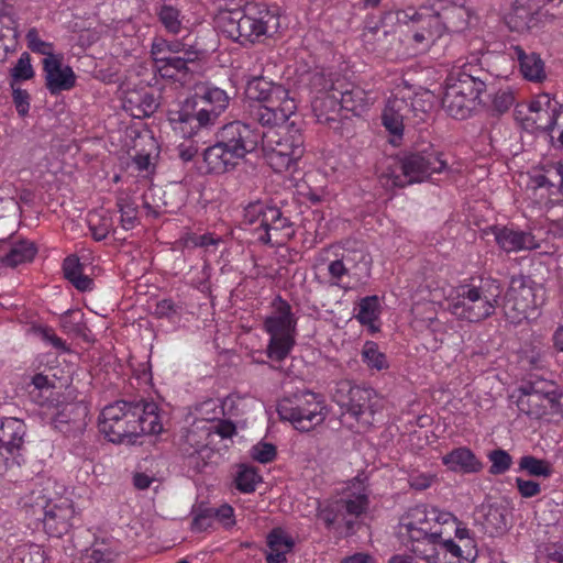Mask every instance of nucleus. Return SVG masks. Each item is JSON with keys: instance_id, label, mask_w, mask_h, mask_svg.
Segmentation results:
<instances>
[{"instance_id": "30", "label": "nucleus", "mask_w": 563, "mask_h": 563, "mask_svg": "<svg viewBox=\"0 0 563 563\" xmlns=\"http://www.w3.org/2000/svg\"><path fill=\"white\" fill-rule=\"evenodd\" d=\"M339 89H335L341 97V107L357 115L367 111L378 99V92L373 88H364L361 86H351L342 89L343 84L338 80Z\"/></svg>"}, {"instance_id": "48", "label": "nucleus", "mask_w": 563, "mask_h": 563, "mask_svg": "<svg viewBox=\"0 0 563 563\" xmlns=\"http://www.w3.org/2000/svg\"><path fill=\"white\" fill-rule=\"evenodd\" d=\"M530 9L523 4L515 3L505 20L510 30L516 32H526L529 30L527 22Z\"/></svg>"}, {"instance_id": "17", "label": "nucleus", "mask_w": 563, "mask_h": 563, "mask_svg": "<svg viewBox=\"0 0 563 563\" xmlns=\"http://www.w3.org/2000/svg\"><path fill=\"white\" fill-rule=\"evenodd\" d=\"M278 415L282 420L288 421L301 432H308L322 424L328 416L324 399L314 393L306 391L285 399L278 405Z\"/></svg>"}, {"instance_id": "32", "label": "nucleus", "mask_w": 563, "mask_h": 563, "mask_svg": "<svg viewBox=\"0 0 563 563\" xmlns=\"http://www.w3.org/2000/svg\"><path fill=\"white\" fill-rule=\"evenodd\" d=\"M240 161L242 158L236 155V151L223 145L221 140L206 148L203 153L206 170L212 174H224L235 168Z\"/></svg>"}, {"instance_id": "53", "label": "nucleus", "mask_w": 563, "mask_h": 563, "mask_svg": "<svg viewBox=\"0 0 563 563\" xmlns=\"http://www.w3.org/2000/svg\"><path fill=\"white\" fill-rule=\"evenodd\" d=\"M12 90V101L15 110L20 117H25L30 111V95L26 90L22 89L19 85L10 82Z\"/></svg>"}, {"instance_id": "2", "label": "nucleus", "mask_w": 563, "mask_h": 563, "mask_svg": "<svg viewBox=\"0 0 563 563\" xmlns=\"http://www.w3.org/2000/svg\"><path fill=\"white\" fill-rule=\"evenodd\" d=\"M472 11L465 0H434L431 8L408 9L398 13V21L418 24L412 40L419 51L430 48L446 33L464 31L470 23Z\"/></svg>"}, {"instance_id": "4", "label": "nucleus", "mask_w": 563, "mask_h": 563, "mask_svg": "<svg viewBox=\"0 0 563 563\" xmlns=\"http://www.w3.org/2000/svg\"><path fill=\"white\" fill-rule=\"evenodd\" d=\"M449 521H453L451 512L417 505L399 518L398 534L418 558L433 563L439 538L445 536L443 523Z\"/></svg>"}, {"instance_id": "42", "label": "nucleus", "mask_w": 563, "mask_h": 563, "mask_svg": "<svg viewBox=\"0 0 563 563\" xmlns=\"http://www.w3.org/2000/svg\"><path fill=\"white\" fill-rule=\"evenodd\" d=\"M65 277L80 291L92 288V279L82 273V266L76 256L65 258L63 264Z\"/></svg>"}, {"instance_id": "3", "label": "nucleus", "mask_w": 563, "mask_h": 563, "mask_svg": "<svg viewBox=\"0 0 563 563\" xmlns=\"http://www.w3.org/2000/svg\"><path fill=\"white\" fill-rule=\"evenodd\" d=\"M99 429L110 442L122 443L140 434H158L163 426L155 402L143 401L132 406L117 401L101 411Z\"/></svg>"}, {"instance_id": "20", "label": "nucleus", "mask_w": 563, "mask_h": 563, "mask_svg": "<svg viewBox=\"0 0 563 563\" xmlns=\"http://www.w3.org/2000/svg\"><path fill=\"white\" fill-rule=\"evenodd\" d=\"M453 521L443 523L445 536L439 538L433 563H459L476 556L472 531L452 514Z\"/></svg>"}, {"instance_id": "54", "label": "nucleus", "mask_w": 563, "mask_h": 563, "mask_svg": "<svg viewBox=\"0 0 563 563\" xmlns=\"http://www.w3.org/2000/svg\"><path fill=\"white\" fill-rule=\"evenodd\" d=\"M251 456L260 463H268L276 456V448L267 442H258L251 449Z\"/></svg>"}, {"instance_id": "51", "label": "nucleus", "mask_w": 563, "mask_h": 563, "mask_svg": "<svg viewBox=\"0 0 563 563\" xmlns=\"http://www.w3.org/2000/svg\"><path fill=\"white\" fill-rule=\"evenodd\" d=\"M221 242H222V239L214 235L213 233H205V234L187 233L183 238V244L185 247H188V249H194V247L208 249L210 246L217 247Z\"/></svg>"}, {"instance_id": "55", "label": "nucleus", "mask_w": 563, "mask_h": 563, "mask_svg": "<svg viewBox=\"0 0 563 563\" xmlns=\"http://www.w3.org/2000/svg\"><path fill=\"white\" fill-rule=\"evenodd\" d=\"M492 462L490 473L501 474L509 470L511 465V456L504 450H497L490 453Z\"/></svg>"}, {"instance_id": "14", "label": "nucleus", "mask_w": 563, "mask_h": 563, "mask_svg": "<svg viewBox=\"0 0 563 563\" xmlns=\"http://www.w3.org/2000/svg\"><path fill=\"white\" fill-rule=\"evenodd\" d=\"M244 223L252 227L255 239L265 244H284L292 235L291 224L280 210L260 201L244 209Z\"/></svg>"}, {"instance_id": "33", "label": "nucleus", "mask_w": 563, "mask_h": 563, "mask_svg": "<svg viewBox=\"0 0 563 563\" xmlns=\"http://www.w3.org/2000/svg\"><path fill=\"white\" fill-rule=\"evenodd\" d=\"M511 58L518 62L520 74L526 80L533 84H542L547 80L545 63L539 54L534 52L527 53L520 46H512Z\"/></svg>"}, {"instance_id": "61", "label": "nucleus", "mask_w": 563, "mask_h": 563, "mask_svg": "<svg viewBox=\"0 0 563 563\" xmlns=\"http://www.w3.org/2000/svg\"><path fill=\"white\" fill-rule=\"evenodd\" d=\"M544 178L551 184L558 180L563 188V163L554 162L549 164L544 170Z\"/></svg>"}, {"instance_id": "25", "label": "nucleus", "mask_w": 563, "mask_h": 563, "mask_svg": "<svg viewBox=\"0 0 563 563\" xmlns=\"http://www.w3.org/2000/svg\"><path fill=\"white\" fill-rule=\"evenodd\" d=\"M53 391L49 394L47 400L48 415L52 417V422L59 431L71 434L80 433L86 427V417L88 408L82 402H65L59 400V397H53Z\"/></svg>"}, {"instance_id": "23", "label": "nucleus", "mask_w": 563, "mask_h": 563, "mask_svg": "<svg viewBox=\"0 0 563 563\" xmlns=\"http://www.w3.org/2000/svg\"><path fill=\"white\" fill-rule=\"evenodd\" d=\"M35 500L43 511V528L48 536L59 538L69 531L75 510L68 498L43 495Z\"/></svg>"}, {"instance_id": "49", "label": "nucleus", "mask_w": 563, "mask_h": 563, "mask_svg": "<svg viewBox=\"0 0 563 563\" xmlns=\"http://www.w3.org/2000/svg\"><path fill=\"white\" fill-rule=\"evenodd\" d=\"M519 467L533 476L549 477L552 474L550 463L531 455L522 456L519 462Z\"/></svg>"}, {"instance_id": "31", "label": "nucleus", "mask_w": 563, "mask_h": 563, "mask_svg": "<svg viewBox=\"0 0 563 563\" xmlns=\"http://www.w3.org/2000/svg\"><path fill=\"white\" fill-rule=\"evenodd\" d=\"M26 427L24 422L18 418H2L0 419V448L13 460L22 449Z\"/></svg>"}, {"instance_id": "5", "label": "nucleus", "mask_w": 563, "mask_h": 563, "mask_svg": "<svg viewBox=\"0 0 563 563\" xmlns=\"http://www.w3.org/2000/svg\"><path fill=\"white\" fill-rule=\"evenodd\" d=\"M230 102L225 90L211 86H197L194 96L169 110V122L177 133L190 137L200 129L214 124Z\"/></svg>"}, {"instance_id": "7", "label": "nucleus", "mask_w": 563, "mask_h": 563, "mask_svg": "<svg viewBox=\"0 0 563 563\" xmlns=\"http://www.w3.org/2000/svg\"><path fill=\"white\" fill-rule=\"evenodd\" d=\"M245 96L258 102L253 117L262 125L284 123L297 110V103L289 91L264 77H254L249 80Z\"/></svg>"}, {"instance_id": "43", "label": "nucleus", "mask_w": 563, "mask_h": 563, "mask_svg": "<svg viewBox=\"0 0 563 563\" xmlns=\"http://www.w3.org/2000/svg\"><path fill=\"white\" fill-rule=\"evenodd\" d=\"M35 253L36 249L33 243L29 241H20L12 244L9 252L1 258L5 265L15 267L20 264L32 261Z\"/></svg>"}, {"instance_id": "52", "label": "nucleus", "mask_w": 563, "mask_h": 563, "mask_svg": "<svg viewBox=\"0 0 563 563\" xmlns=\"http://www.w3.org/2000/svg\"><path fill=\"white\" fill-rule=\"evenodd\" d=\"M119 210L121 212V225L124 230L133 229L137 223V209L135 203L119 199Z\"/></svg>"}, {"instance_id": "37", "label": "nucleus", "mask_w": 563, "mask_h": 563, "mask_svg": "<svg viewBox=\"0 0 563 563\" xmlns=\"http://www.w3.org/2000/svg\"><path fill=\"white\" fill-rule=\"evenodd\" d=\"M267 563H286V555L291 552L295 541L283 528H275L267 536Z\"/></svg>"}, {"instance_id": "45", "label": "nucleus", "mask_w": 563, "mask_h": 563, "mask_svg": "<svg viewBox=\"0 0 563 563\" xmlns=\"http://www.w3.org/2000/svg\"><path fill=\"white\" fill-rule=\"evenodd\" d=\"M27 48L35 54L43 55V59L60 56L62 54L55 53L54 44L41 38L38 31L35 27L30 29L25 35Z\"/></svg>"}, {"instance_id": "38", "label": "nucleus", "mask_w": 563, "mask_h": 563, "mask_svg": "<svg viewBox=\"0 0 563 563\" xmlns=\"http://www.w3.org/2000/svg\"><path fill=\"white\" fill-rule=\"evenodd\" d=\"M124 559L115 541H96L81 556L82 563H123Z\"/></svg>"}, {"instance_id": "60", "label": "nucleus", "mask_w": 563, "mask_h": 563, "mask_svg": "<svg viewBox=\"0 0 563 563\" xmlns=\"http://www.w3.org/2000/svg\"><path fill=\"white\" fill-rule=\"evenodd\" d=\"M517 488L520 495L525 498H531L540 494L541 488L539 483L534 481H527L522 478L516 479Z\"/></svg>"}, {"instance_id": "39", "label": "nucleus", "mask_w": 563, "mask_h": 563, "mask_svg": "<svg viewBox=\"0 0 563 563\" xmlns=\"http://www.w3.org/2000/svg\"><path fill=\"white\" fill-rule=\"evenodd\" d=\"M380 316V303L377 296H367L360 300L356 320L368 328L374 333L378 331V320Z\"/></svg>"}, {"instance_id": "22", "label": "nucleus", "mask_w": 563, "mask_h": 563, "mask_svg": "<svg viewBox=\"0 0 563 563\" xmlns=\"http://www.w3.org/2000/svg\"><path fill=\"white\" fill-rule=\"evenodd\" d=\"M538 301L536 288L523 277H514L504 300V312L514 323L532 317L537 310Z\"/></svg>"}, {"instance_id": "6", "label": "nucleus", "mask_w": 563, "mask_h": 563, "mask_svg": "<svg viewBox=\"0 0 563 563\" xmlns=\"http://www.w3.org/2000/svg\"><path fill=\"white\" fill-rule=\"evenodd\" d=\"M434 102L435 97L430 90L399 79L386 100L382 113L383 125L389 133L401 135L405 120H412L413 123L424 121Z\"/></svg>"}, {"instance_id": "50", "label": "nucleus", "mask_w": 563, "mask_h": 563, "mask_svg": "<svg viewBox=\"0 0 563 563\" xmlns=\"http://www.w3.org/2000/svg\"><path fill=\"white\" fill-rule=\"evenodd\" d=\"M158 16L159 21L169 33L178 34L183 30V19L176 8L163 5L158 12Z\"/></svg>"}, {"instance_id": "13", "label": "nucleus", "mask_w": 563, "mask_h": 563, "mask_svg": "<svg viewBox=\"0 0 563 563\" xmlns=\"http://www.w3.org/2000/svg\"><path fill=\"white\" fill-rule=\"evenodd\" d=\"M446 163L437 153H411L404 156L394 167L380 176L386 189L405 187L428 179L432 174L441 173Z\"/></svg>"}, {"instance_id": "15", "label": "nucleus", "mask_w": 563, "mask_h": 563, "mask_svg": "<svg viewBox=\"0 0 563 563\" xmlns=\"http://www.w3.org/2000/svg\"><path fill=\"white\" fill-rule=\"evenodd\" d=\"M223 415L224 408L219 399H208L201 402L186 437L190 446L199 451L211 443L210 438L214 434L223 439L231 438L235 433V426L229 420L221 419Z\"/></svg>"}, {"instance_id": "47", "label": "nucleus", "mask_w": 563, "mask_h": 563, "mask_svg": "<svg viewBox=\"0 0 563 563\" xmlns=\"http://www.w3.org/2000/svg\"><path fill=\"white\" fill-rule=\"evenodd\" d=\"M35 76L31 56L24 52L20 55L19 59L10 70L11 81L19 85L20 81L30 80Z\"/></svg>"}, {"instance_id": "34", "label": "nucleus", "mask_w": 563, "mask_h": 563, "mask_svg": "<svg viewBox=\"0 0 563 563\" xmlns=\"http://www.w3.org/2000/svg\"><path fill=\"white\" fill-rule=\"evenodd\" d=\"M495 241L505 252H519L537 249L538 242L531 233L515 230L508 227H495L493 229Z\"/></svg>"}, {"instance_id": "59", "label": "nucleus", "mask_w": 563, "mask_h": 563, "mask_svg": "<svg viewBox=\"0 0 563 563\" xmlns=\"http://www.w3.org/2000/svg\"><path fill=\"white\" fill-rule=\"evenodd\" d=\"M213 518L227 528L232 527L235 523L234 510L228 504H223L219 508L213 509Z\"/></svg>"}, {"instance_id": "16", "label": "nucleus", "mask_w": 563, "mask_h": 563, "mask_svg": "<svg viewBox=\"0 0 563 563\" xmlns=\"http://www.w3.org/2000/svg\"><path fill=\"white\" fill-rule=\"evenodd\" d=\"M483 49L484 43L478 41V47L474 45V49L466 60L450 73L445 81V89L450 90L451 97L461 93L477 103L486 89L488 79V74L484 70L482 58L478 55L479 53L482 56L484 55Z\"/></svg>"}, {"instance_id": "11", "label": "nucleus", "mask_w": 563, "mask_h": 563, "mask_svg": "<svg viewBox=\"0 0 563 563\" xmlns=\"http://www.w3.org/2000/svg\"><path fill=\"white\" fill-rule=\"evenodd\" d=\"M263 330L268 335L266 355L273 361H284L296 344L297 318L290 305L277 297L264 317Z\"/></svg>"}, {"instance_id": "56", "label": "nucleus", "mask_w": 563, "mask_h": 563, "mask_svg": "<svg viewBox=\"0 0 563 563\" xmlns=\"http://www.w3.org/2000/svg\"><path fill=\"white\" fill-rule=\"evenodd\" d=\"M35 333L47 344L52 345L57 350L65 351L66 344L65 342L56 335L53 329L48 327H38L35 329Z\"/></svg>"}, {"instance_id": "18", "label": "nucleus", "mask_w": 563, "mask_h": 563, "mask_svg": "<svg viewBox=\"0 0 563 563\" xmlns=\"http://www.w3.org/2000/svg\"><path fill=\"white\" fill-rule=\"evenodd\" d=\"M153 67L161 77L185 81L190 65L198 59V52L180 42L156 38L151 49Z\"/></svg>"}, {"instance_id": "8", "label": "nucleus", "mask_w": 563, "mask_h": 563, "mask_svg": "<svg viewBox=\"0 0 563 563\" xmlns=\"http://www.w3.org/2000/svg\"><path fill=\"white\" fill-rule=\"evenodd\" d=\"M224 32L233 40L254 42L261 36H272L280 26L276 7L265 3H247L243 12H229L221 16Z\"/></svg>"}, {"instance_id": "35", "label": "nucleus", "mask_w": 563, "mask_h": 563, "mask_svg": "<svg viewBox=\"0 0 563 563\" xmlns=\"http://www.w3.org/2000/svg\"><path fill=\"white\" fill-rule=\"evenodd\" d=\"M442 464L451 472L460 474L477 473L482 463L466 446L455 448L441 457Z\"/></svg>"}, {"instance_id": "63", "label": "nucleus", "mask_w": 563, "mask_h": 563, "mask_svg": "<svg viewBox=\"0 0 563 563\" xmlns=\"http://www.w3.org/2000/svg\"><path fill=\"white\" fill-rule=\"evenodd\" d=\"M435 476L431 474H418L411 477L410 485L411 487L422 490L432 485Z\"/></svg>"}, {"instance_id": "27", "label": "nucleus", "mask_w": 563, "mask_h": 563, "mask_svg": "<svg viewBox=\"0 0 563 563\" xmlns=\"http://www.w3.org/2000/svg\"><path fill=\"white\" fill-rule=\"evenodd\" d=\"M261 135L262 132L251 125L234 121L221 129L219 140L223 142V145L236 151V155L243 159L249 153L257 148Z\"/></svg>"}, {"instance_id": "1", "label": "nucleus", "mask_w": 563, "mask_h": 563, "mask_svg": "<svg viewBox=\"0 0 563 563\" xmlns=\"http://www.w3.org/2000/svg\"><path fill=\"white\" fill-rule=\"evenodd\" d=\"M501 289L496 280H483L478 287L461 285L456 288H435L430 291L428 303L417 302L412 313L417 320L426 323L432 331L439 330L435 317V306L443 307L459 319L471 322L481 321L494 313Z\"/></svg>"}, {"instance_id": "26", "label": "nucleus", "mask_w": 563, "mask_h": 563, "mask_svg": "<svg viewBox=\"0 0 563 563\" xmlns=\"http://www.w3.org/2000/svg\"><path fill=\"white\" fill-rule=\"evenodd\" d=\"M312 85L318 89V95L311 102L317 120L322 123L334 121L339 110L343 109L340 93L335 91L339 89L338 81L334 82L332 78H325L323 75H316Z\"/></svg>"}, {"instance_id": "58", "label": "nucleus", "mask_w": 563, "mask_h": 563, "mask_svg": "<svg viewBox=\"0 0 563 563\" xmlns=\"http://www.w3.org/2000/svg\"><path fill=\"white\" fill-rule=\"evenodd\" d=\"M21 558V563H44V551L38 547H22L16 552Z\"/></svg>"}, {"instance_id": "62", "label": "nucleus", "mask_w": 563, "mask_h": 563, "mask_svg": "<svg viewBox=\"0 0 563 563\" xmlns=\"http://www.w3.org/2000/svg\"><path fill=\"white\" fill-rule=\"evenodd\" d=\"M545 349L540 345H532L525 351V360L533 367H539L544 358Z\"/></svg>"}, {"instance_id": "21", "label": "nucleus", "mask_w": 563, "mask_h": 563, "mask_svg": "<svg viewBox=\"0 0 563 563\" xmlns=\"http://www.w3.org/2000/svg\"><path fill=\"white\" fill-rule=\"evenodd\" d=\"M376 398L374 389L354 386L350 380L339 382L333 393L334 401L345 408L346 413L355 418L363 428L373 423Z\"/></svg>"}, {"instance_id": "9", "label": "nucleus", "mask_w": 563, "mask_h": 563, "mask_svg": "<svg viewBox=\"0 0 563 563\" xmlns=\"http://www.w3.org/2000/svg\"><path fill=\"white\" fill-rule=\"evenodd\" d=\"M561 397L556 384L542 378L523 382L510 395L520 413L541 422H551L561 416Z\"/></svg>"}, {"instance_id": "36", "label": "nucleus", "mask_w": 563, "mask_h": 563, "mask_svg": "<svg viewBox=\"0 0 563 563\" xmlns=\"http://www.w3.org/2000/svg\"><path fill=\"white\" fill-rule=\"evenodd\" d=\"M476 520H481L483 529L489 536H499L507 531L508 519L504 507L497 505H482L477 510Z\"/></svg>"}, {"instance_id": "28", "label": "nucleus", "mask_w": 563, "mask_h": 563, "mask_svg": "<svg viewBox=\"0 0 563 563\" xmlns=\"http://www.w3.org/2000/svg\"><path fill=\"white\" fill-rule=\"evenodd\" d=\"M63 60V55L42 60L45 87L51 95L68 91L76 85V74L70 66L64 65Z\"/></svg>"}, {"instance_id": "19", "label": "nucleus", "mask_w": 563, "mask_h": 563, "mask_svg": "<svg viewBox=\"0 0 563 563\" xmlns=\"http://www.w3.org/2000/svg\"><path fill=\"white\" fill-rule=\"evenodd\" d=\"M368 506V493L363 479L355 477L350 481L342 490L341 497L319 507L318 518L331 528L339 520L349 526L347 516L358 517Z\"/></svg>"}, {"instance_id": "46", "label": "nucleus", "mask_w": 563, "mask_h": 563, "mask_svg": "<svg viewBox=\"0 0 563 563\" xmlns=\"http://www.w3.org/2000/svg\"><path fill=\"white\" fill-rule=\"evenodd\" d=\"M262 477L253 467L241 466L235 476L236 488L244 494L253 493L261 483Z\"/></svg>"}, {"instance_id": "24", "label": "nucleus", "mask_w": 563, "mask_h": 563, "mask_svg": "<svg viewBox=\"0 0 563 563\" xmlns=\"http://www.w3.org/2000/svg\"><path fill=\"white\" fill-rule=\"evenodd\" d=\"M368 265L369 262L364 253L346 254L341 258L332 260L328 264L330 284L344 291L354 289L368 274Z\"/></svg>"}, {"instance_id": "29", "label": "nucleus", "mask_w": 563, "mask_h": 563, "mask_svg": "<svg viewBox=\"0 0 563 563\" xmlns=\"http://www.w3.org/2000/svg\"><path fill=\"white\" fill-rule=\"evenodd\" d=\"M122 104L133 118H144L153 114L157 107V100L146 86L124 90Z\"/></svg>"}, {"instance_id": "64", "label": "nucleus", "mask_w": 563, "mask_h": 563, "mask_svg": "<svg viewBox=\"0 0 563 563\" xmlns=\"http://www.w3.org/2000/svg\"><path fill=\"white\" fill-rule=\"evenodd\" d=\"M514 103V96L511 92L501 91L496 95L494 99V106L498 111H505L509 109Z\"/></svg>"}, {"instance_id": "57", "label": "nucleus", "mask_w": 563, "mask_h": 563, "mask_svg": "<svg viewBox=\"0 0 563 563\" xmlns=\"http://www.w3.org/2000/svg\"><path fill=\"white\" fill-rule=\"evenodd\" d=\"M213 519V508L202 509L195 515L192 529L199 532L205 531L211 527Z\"/></svg>"}, {"instance_id": "10", "label": "nucleus", "mask_w": 563, "mask_h": 563, "mask_svg": "<svg viewBox=\"0 0 563 563\" xmlns=\"http://www.w3.org/2000/svg\"><path fill=\"white\" fill-rule=\"evenodd\" d=\"M267 131L262 132L261 143L265 159L277 173L290 169L305 153L303 136L294 122L265 124Z\"/></svg>"}, {"instance_id": "44", "label": "nucleus", "mask_w": 563, "mask_h": 563, "mask_svg": "<svg viewBox=\"0 0 563 563\" xmlns=\"http://www.w3.org/2000/svg\"><path fill=\"white\" fill-rule=\"evenodd\" d=\"M89 229L92 236L97 241H101L108 236L113 230V221L107 211H95L88 216Z\"/></svg>"}, {"instance_id": "12", "label": "nucleus", "mask_w": 563, "mask_h": 563, "mask_svg": "<svg viewBox=\"0 0 563 563\" xmlns=\"http://www.w3.org/2000/svg\"><path fill=\"white\" fill-rule=\"evenodd\" d=\"M562 107L563 104H560L549 93H540L518 103L514 115L516 122L523 130L530 133H547L554 145Z\"/></svg>"}, {"instance_id": "40", "label": "nucleus", "mask_w": 563, "mask_h": 563, "mask_svg": "<svg viewBox=\"0 0 563 563\" xmlns=\"http://www.w3.org/2000/svg\"><path fill=\"white\" fill-rule=\"evenodd\" d=\"M361 360L371 372L387 371L390 366L387 355L374 341H366L361 350Z\"/></svg>"}, {"instance_id": "41", "label": "nucleus", "mask_w": 563, "mask_h": 563, "mask_svg": "<svg viewBox=\"0 0 563 563\" xmlns=\"http://www.w3.org/2000/svg\"><path fill=\"white\" fill-rule=\"evenodd\" d=\"M476 104L475 101L461 93L456 97H451L450 90L444 88L442 106L451 117L463 120L470 115Z\"/></svg>"}]
</instances>
